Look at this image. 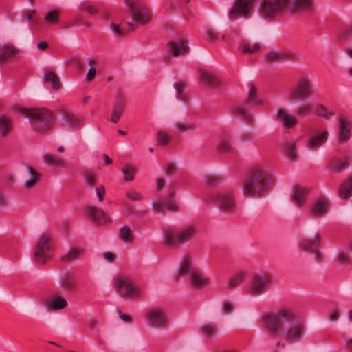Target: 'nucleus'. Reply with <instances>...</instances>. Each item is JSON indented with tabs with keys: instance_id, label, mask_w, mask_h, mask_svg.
<instances>
[{
	"instance_id": "1",
	"label": "nucleus",
	"mask_w": 352,
	"mask_h": 352,
	"mask_svg": "<svg viewBox=\"0 0 352 352\" xmlns=\"http://www.w3.org/2000/svg\"><path fill=\"white\" fill-rule=\"evenodd\" d=\"M271 177L261 167H254L243 182V192L250 197H261L270 189Z\"/></svg>"
},
{
	"instance_id": "2",
	"label": "nucleus",
	"mask_w": 352,
	"mask_h": 352,
	"mask_svg": "<svg viewBox=\"0 0 352 352\" xmlns=\"http://www.w3.org/2000/svg\"><path fill=\"white\" fill-rule=\"evenodd\" d=\"M198 232V227L192 223L179 228L168 227L163 230L164 242L170 248L184 245L195 240Z\"/></svg>"
},
{
	"instance_id": "3",
	"label": "nucleus",
	"mask_w": 352,
	"mask_h": 352,
	"mask_svg": "<svg viewBox=\"0 0 352 352\" xmlns=\"http://www.w3.org/2000/svg\"><path fill=\"white\" fill-rule=\"evenodd\" d=\"M21 112L29 119L32 129L36 133H44L54 126L53 115L47 109L22 108Z\"/></svg>"
},
{
	"instance_id": "4",
	"label": "nucleus",
	"mask_w": 352,
	"mask_h": 352,
	"mask_svg": "<svg viewBox=\"0 0 352 352\" xmlns=\"http://www.w3.org/2000/svg\"><path fill=\"white\" fill-rule=\"evenodd\" d=\"M144 320L150 328L157 330H166L170 323L168 310L163 306L150 307L145 313Z\"/></svg>"
},
{
	"instance_id": "5",
	"label": "nucleus",
	"mask_w": 352,
	"mask_h": 352,
	"mask_svg": "<svg viewBox=\"0 0 352 352\" xmlns=\"http://www.w3.org/2000/svg\"><path fill=\"white\" fill-rule=\"evenodd\" d=\"M302 312L296 307L287 308V342H296L302 337L305 325Z\"/></svg>"
},
{
	"instance_id": "6",
	"label": "nucleus",
	"mask_w": 352,
	"mask_h": 352,
	"mask_svg": "<svg viewBox=\"0 0 352 352\" xmlns=\"http://www.w3.org/2000/svg\"><path fill=\"white\" fill-rule=\"evenodd\" d=\"M53 251L52 234L48 232L41 234L34 247V257L36 262L45 264L51 258Z\"/></svg>"
},
{
	"instance_id": "7",
	"label": "nucleus",
	"mask_w": 352,
	"mask_h": 352,
	"mask_svg": "<svg viewBox=\"0 0 352 352\" xmlns=\"http://www.w3.org/2000/svg\"><path fill=\"white\" fill-rule=\"evenodd\" d=\"M113 287L116 294L126 299L138 298L142 292L131 278L125 274L118 275L113 280Z\"/></svg>"
},
{
	"instance_id": "8",
	"label": "nucleus",
	"mask_w": 352,
	"mask_h": 352,
	"mask_svg": "<svg viewBox=\"0 0 352 352\" xmlns=\"http://www.w3.org/2000/svg\"><path fill=\"white\" fill-rule=\"evenodd\" d=\"M286 318V310L265 314L263 316V327L272 337H278L284 332V322Z\"/></svg>"
},
{
	"instance_id": "9",
	"label": "nucleus",
	"mask_w": 352,
	"mask_h": 352,
	"mask_svg": "<svg viewBox=\"0 0 352 352\" xmlns=\"http://www.w3.org/2000/svg\"><path fill=\"white\" fill-rule=\"evenodd\" d=\"M127 11L133 21L145 25L151 19V12L146 5L141 0H125Z\"/></svg>"
},
{
	"instance_id": "10",
	"label": "nucleus",
	"mask_w": 352,
	"mask_h": 352,
	"mask_svg": "<svg viewBox=\"0 0 352 352\" xmlns=\"http://www.w3.org/2000/svg\"><path fill=\"white\" fill-rule=\"evenodd\" d=\"M272 281V276L266 272L254 273L250 280V294L254 297L265 293Z\"/></svg>"
},
{
	"instance_id": "11",
	"label": "nucleus",
	"mask_w": 352,
	"mask_h": 352,
	"mask_svg": "<svg viewBox=\"0 0 352 352\" xmlns=\"http://www.w3.org/2000/svg\"><path fill=\"white\" fill-rule=\"evenodd\" d=\"M285 5L286 0H261L258 12L263 18L272 19L277 16Z\"/></svg>"
},
{
	"instance_id": "12",
	"label": "nucleus",
	"mask_w": 352,
	"mask_h": 352,
	"mask_svg": "<svg viewBox=\"0 0 352 352\" xmlns=\"http://www.w3.org/2000/svg\"><path fill=\"white\" fill-rule=\"evenodd\" d=\"M255 2L256 0H236L229 10V19L236 20L239 17L249 18L254 10Z\"/></svg>"
},
{
	"instance_id": "13",
	"label": "nucleus",
	"mask_w": 352,
	"mask_h": 352,
	"mask_svg": "<svg viewBox=\"0 0 352 352\" xmlns=\"http://www.w3.org/2000/svg\"><path fill=\"white\" fill-rule=\"evenodd\" d=\"M175 196V186H168L167 192L164 197L157 202L153 204V210L155 212H164V210L167 208L172 211H178L179 206L173 201Z\"/></svg>"
},
{
	"instance_id": "14",
	"label": "nucleus",
	"mask_w": 352,
	"mask_h": 352,
	"mask_svg": "<svg viewBox=\"0 0 352 352\" xmlns=\"http://www.w3.org/2000/svg\"><path fill=\"white\" fill-rule=\"evenodd\" d=\"M43 305L47 311H56L65 309L68 302L57 292H52L43 300Z\"/></svg>"
},
{
	"instance_id": "15",
	"label": "nucleus",
	"mask_w": 352,
	"mask_h": 352,
	"mask_svg": "<svg viewBox=\"0 0 352 352\" xmlns=\"http://www.w3.org/2000/svg\"><path fill=\"white\" fill-rule=\"evenodd\" d=\"M214 199L217 205L224 212L232 211L236 207L234 194L230 190H225L218 192Z\"/></svg>"
},
{
	"instance_id": "16",
	"label": "nucleus",
	"mask_w": 352,
	"mask_h": 352,
	"mask_svg": "<svg viewBox=\"0 0 352 352\" xmlns=\"http://www.w3.org/2000/svg\"><path fill=\"white\" fill-rule=\"evenodd\" d=\"M311 82L307 78H300L290 91V99L296 100L301 99L311 91Z\"/></svg>"
},
{
	"instance_id": "17",
	"label": "nucleus",
	"mask_w": 352,
	"mask_h": 352,
	"mask_svg": "<svg viewBox=\"0 0 352 352\" xmlns=\"http://www.w3.org/2000/svg\"><path fill=\"white\" fill-rule=\"evenodd\" d=\"M126 105V98L121 91H118L115 100L111 108L110 120L112 123L116 124L120 120Z\"/></svg>"
},
{
	"instance_id": "18",
	"label": "nucleus",
	"mask_w": 352,
	"mask_h": 352,
	"mask_svg": "<svg viewBox=\"0 0 352 352\" xmlns=\"http://www.w3.org/2000/svg\"><path fill=\"white\" fill-rule=\"evenodd\" d=\"M311 190L310 186L296 184L291 190V199L295 205L302 206L306 203L307 197Z\"/></svg>"
},
{
	"instance_id": "19",
	"label": "nucleus",
	"mask_w": 352,
	"mask_h": 352,
	"mask_svg": "<svg viewBox=\"0 0 352 352\" xmlns=\"http://www.w3.org/2000/svg\"><path fill=\"white\" fill-rule=\"evenodd\" d=\"M352 121L346 116L342 117L338 122V140L340 142H346L351 135Z\"/></svg>"
},
{
	"instance_id": "20",
	"label": "nucleus",
	"mask_w": 352,
	"mask_h": 352,
	"mask_svg": "<svg viewBox=\"0 0 352 352\" xmlns=\"http://www.w3.org/2000/svg\"><path fill=\"white\" fill-rule=\"evenodd\" d=\"M292 11H301L305 13H313L315 10L314 0H287Z\"/></svg>"
},
{
	"instance_id": "21",
	"label": "nucleus",
	"mask_w": 352,
	"mask_h": 352,
	"mask_svg": "<svg viewBox=\"0 0 352 352\" xmlns=\"http://www.w3.org/2000/svg\"><path fill=\"white\" fill-rule=\"evenodd\" d=\"M193 256L192 254L185 253L182 257L178 267V277L181 278L186 275H190L193 270Z\"/></svg>"
},
{
	"instance_id": "22",
	"label": "nucleus",
	"mask_w": 352,
	"mask_h": 352,
	"mask_svg": "<svg viewBox=\"0 0 352 352\" xmlns=\"http://www.w3.org/2000/svg\"><path fill=\"white\" fill-rule=\"evenodd\" d=\"M189 283L192 288L197 290L203 289L210 283V278L204 276L201 272L195 270L189 275Z\"/></svg>"
},
{
	"instance_id": "23",
	"label": "nucleus",
	"mask_w": 352,
	"mask_h": 352,
	"mask_svg": "<svg viewBox=\"0 0 352 352\" xmlns=\"http://www.w3.org/2000/svg\"><path fill=\"white\" fill-rule=\"evenodd\" d=\"M168 50L173 56L177 57L186 54L189 51V47L186 40L177 39L171 41L168 43Z\"/></svg>"
},
{
	"instance_id": "24",
	"label": "nucleus",
	"mask_w": 352,
	"mask_h": 352,
	"mask_svg": "<svg viewBox=\"0 0 352 352\" xmlns=\"http://www.w3.org/2000/svg\"><path fill=\"white\" fill-rule=\"evenodd\" d=\"M86 212L92 221L96 224L101 225L111 221L104 211L98 210L95 206L86 207Z\"/></svg>"
},
{
	"instance_id": "25",
	"label": "nucleus",
	"mask_w": 352,
	"mask_h": 352,
	"mask_svg": "<svg viewBox=\"0 0 352 352\" xmlns=\"http://www.w3.org/2000/svg\"><path fill=\"white\" fill-rule=\"evenodd\" d=\"M329 132L327 130L320 131L309 139L307 146L310 148L320 147L327 142Z\"/></svg>"
},
{
	"instance_id": "26",
	"label": "nucleus",
	"mask_w": 352,
	"mask_h": 352,
	"mask_svg": "<svg viewBox=\"0 0 352 352\" xmlns=\"http://www.w3.org/2000/svg\"><path fill=\"white\" fill-rule=\"evenodd\" d=\"M328 210V201L326 198L319 196L315 199L311 212L313 215L321 216Z\"/></svg>"
},
{
	"instance_id": "27",
	"label": "nucleus",
	"mask_w": 352,
	"mask_h": 352,
	"mask_svg": "<svg viewBox=\"0 0 352 352\" xmlns=\"http://www.w3.org/2000/svg\"><path fill=\"white\" fill-rule=\"evenodd\" d=\"M27 170L29 173V177L24 182L23 188L26 190H30L34 188L39 182L41 174L32 166H28Z\"/></svg>"
},
{
	"instance_id": "28",
	"label": "nucleus",
	"mask_w": 352,
	"mask_h": 352,
	"mask_svg": "<svg viewBox=\"0 0 352 352\" xmlns=\"http://www.w3.org/2000/svg\"><path fill=\"white\" fill-rule=\"evenodd\" d=\"M173 128L178 133H184L187 132H195L197 129L198 126L195 122L179 120L174 122Z\"/></svg>"
},
{
	"instance_id": "29",
	"label": "nucleus",
	"mask_w": 352,
	"mask_h": 352,
	"mask_svg": "<svg viewBox=\"0 0 352 352\" xmlns=\"http://www.w3.org/2000/svg\"><path fill=\"white\" fill-rule=\"evenodd\" d=\"M60 287L65 292H72L76 289L74 277L69 272L63 274L59 280Z\"/></svg>"
},
{
	"instance_id": "30",
	"label": "nucleus",
	"mask_w": 352,
	"mask_h": 352,
	"mask_svg": "<svg viewBox=\"0 0 352 352\" xmlns=\"http://www.w3.org/2000/svg\"><path fill=\"white\" fill-rule=\"evenodd\" d=\"M13 129L12 118L10 116L2 115L0 116V137L7 138Z\"/></svg>"
},
{
	"instance_id": "31",
	"label": "nucleus",
	"mask_w": 352,
	"mask_h": 352,
	"mask_svg": "<svg viewBox=\"0 0 352 352\" xmlns=\"http://www.w3.org/2000/svg\"><path fill=\"white\" fill-rule=\"evenodd\" d=\"M62 119L65 124L68 127L74 129L82 126L80 118L68 111L65 110L62 112Z\"/></svg>"
},
{
	"instance_id": "32",
	"label": "nucleus",
	"mask_w": 352,
	"mask_h": 352,
	"mask_svg": "<svg viewBox=\"0 0 352 352\" xmlns=\"http://www.w3.org/2000/svg\"><path fill=\"white\" fill-rule=\"evenodd\" d=\"M19 53V50L12 45H6L0 50V64H4L8 59Z\"/></svg>"
},
{
	"instance_id": "33",
	"label": "nucleus",
	"mask_w": 352,
	"mask_h": 352,
	"mask_svg": "<svg viewBox=\"0 0 352 352\" xmlns=\"http://www.w3.org/2000/svg\"><path fill=\"white\" fill-rule=\"evenodd\" d=\"M217 323H204L200 327V332L206 338H214L219 335Z\"/></svg>"
},
{
	"instance_id": "34",
	"label": "nucleus",
	"mask_w": 352,
	"mask_h": 352,
	"mask_svg": "<svg viewBox=\"0 0 352 352\" xmlns=\"http://www.w3.org/2000/svg\"><path fill=\"white\" fill-rule=\"evenodd\" d=\"M246 272L245 271H238L230 277L228 280V289L234 290L238 287L245 279Z\"/></svg>"
},
{
	"instance_id": "35",
	"label": "nucleus",
	"mask_w": 352,
	"mask_h": 352,
	"mask_svg": "<svg viewBox=\"0 0 352 352\" xmlns=\"http://www.w3.org/2000/svg\"><path fill=\"white\" fill-rule=\"evenodd\" d=\"M217 149L221 153H230L233 151V146L230 142V138L228 135H222L217 144Z\"/></svg>"
},
{
	"instance_id": "36",
	"label": "nucleus",
	"mask_w": 352,
	"mask_h": 352,
	"mask_svg": "<svg viewBox=\"0 0 352 352\" xmlns=\"http://www.w3.org/2000/svg\"><path fill=\"white\" fill-rule=\"evenodd\" d=\"M346 165L347 162L344 158L337 156L331 157L328 164L329 168L336 173L344 170Z\"/></svg>"
},
{
	"instance_id": "37",
	"label": "nucleus",
	"mask_w": 352,
	"mask_h": 352,
	"mask_svg": "<svg viewBox=\"0 0 352 352\" xmlns=\"http://www.w3.org/2000/svg\"><path fill=\"white\" fill-rule=\"evenodd\" d=\"M43 161L49 166H52L56 168L63 166L66 162L63 159L58 157L52 153H45L42 157Z\"/></svg>"
},
{
	"instance_id": "38",
	"label": "nucleus",
	"mask_w": 352,
	"mask_h": 352,
	"mask_svg": "<svg viewBox=\"0 0 352 352\" xmlns=\"http://www.w3.org/2000/svg\"><path fill=\"white\" fill-rule=\"evenodd\" d=\"M84 251L82 248H71L69 251L62 256V260L65 262H69L73 260L78 259L82 255Z\"/></svg>"
},
{
	"instance_id": "39",
	"label": "nucleus",
	"mask_w": 352,
	"mask_h": 352,
	"mask_svg": "<svg viewBox=\"0 0 352 352\" xmlns=\"http://www.w3.org/2000/svg\"><path fill=\"white\" fill-rule=\"evenodd\" d=\"M285 52L283 50H272L265 55L266 60L272 63L280 62L285 59Z\"/></svg>"
},
{
	"instance_id": "40",
	"label": "nucleus",
	"mask_w": 352,
	"mask_h": 352,
	"mask_svg": "<svg viewBox=\"0 0 352 352\" xmlns=\"http://www.w3.org/2000/svg\"><path fill=\"white\" fill-rule=\"evenodd\" d=\"M232 113L236 116L240 117L241 118L251 122L253 120V117L250 113L245 108L240 105H234L232 109Z\"/></svg>"
},
{
	"instance_id": "41",
	"label": "nucleus",
	"mask_w": 352,
	"mask_h": 352,
	"mask_svg": "<svg viewBox=\"0 0 352 352\" xmlns=\"http://www.w3.org/2000/svg\"><path fill=\"white\" fill-rule=\"evenodd\" d=\"M201 80L208 86L215 88L219 85V80L212 74L202 72L201 74Z\"/></svg>"
},
{
	"instance_id": "42",
	"label": "nucleus",
	"mask_w": 352,
	"mask_h": 352,
	"mask_svg": "<svg viewBox=\"0 0 352 352\" xmlns=\"http://www.w3.org/2000/svg\"><path fill=\"white\" fill-rule=\"evenodd\" d=\"M119 238L126 243H131L134 240V235L132 230L129 226H123L120 228Z\"/></svg>"
},
{
	"instance_id": "43",
	"label": "nucleus",
	"mask_w": 352,
	"mask_h": 352,
	"mask_svg": "<svg viewBox=\"0 0 352 352\" xmlns=\"http://www.w3.org/2000/svg\"><path fill=\"white\" fill-rule=\"evenodd\" d=\"M45 82L51 83L54 90H58L61 87V84L58 76L53 72H47L44 76Z\"/></svg>"
},
{
	"instance_id": "44",
	"label": "nucleus",
	"mask_w": 352,
	"mask_h": 352,
	"mask_svg": "<svg viewBox=\"0 0 352 352\" xmlns=\"http://www.w3.org/2000/svg\"><path fill=\"white\" fill-rule=\"evenodd\" d=\"M352 192V177H349L345 180L339 188V196L342 199H346Z\"/></svg>"
},
{
	"instance_id": "45",
	"label": "nucleus",
	"mask_w": 352,
	"mask_h": 352,
	"mask_svg": "<svg viewBox=\"0 0 352 352\" xmlns=\"http://www.w3.org/2000/svg\"><path fill=\"white\" fill-rule=\"evenodd\" d=\"M261 48L259 43H246L242 45V52L247 55H252L256 54Z\"/></svg>"
},
{
	"instance_id": "46",
	"label": "nucleus",
	"mask_w": 352,
	"mask_h": 352,
	"mask_svg": "<svg viewBox=\"0 0 352 352\" xmlns=\"http://www.w3.org/2000/svg\"><path fill=\"white\" fill-rule=\"evenodd\" d=\"M60 12L58 10H52L46 13L44 21L47 24H55L60 19Z\"/></svg>"
},
{
	"instance_id": "47",
	"label": "nucleus",
	"mask_w": 352,
	"mask_h": 352,
	"mask_svg": "<svg viewBox=\"0 0 352 352\" xmlns=\"http://www.w3.org/2000/svg\"><path fill=\"white\" fill-rule=\"evenodd\" d=\"M136 170L131 164H126L122 168V173L124 175V180L126 182H131L134 179V174Z\"/></svg>"
},
{
	"instance_id": "48",
	"label": "nucleus",
	"mask_w": 352,
	"mask_h": 352,
	"mask_svg": "<svg viewBox=\"0 0 352 352\" xmlns=\"http://www.w3.org/2000/svg\"><path fill=\"white\" fill-rule=\"evenodd\" d=\"M223 181V177L221 175L217 174L209 175L205 177V182L209 186H215L221 183Z\"/></svg>"
},
{
	"instance_id": "49",
	"label": "nucleus",
	"mask_w": 352,
	"mask_h": 352,
	"mask_svg": "<svg viewBox=\"0 0 352 352\" xmlns=\"http://www.w3.org/2000/svg\"><path fill=\"white\" fill-rule=\"evenodd\" d=\"M157 136L158 144L162 146L167 145L169 143L171 138L168 133L162 131H158L157 133Z\"/></svg>"
},
{
	"instance_id": "50",
	"label": "nucleus",
	"mask_w": 352,
	"mask_h": 352,
	"mask_svg": "<svg viewBox=\"0 0 352 352\" xmlns=\"http://www.w3.org/2000/svg\"><path fill=\"white\" fill-rule=\"evenodd\" d=\"M235 309L234 302L226 300L222 303L221 310L223 314L229 315L232 314Z\"/></svg>"
},
{
	"instance_id": "51",
	"label": "nucleus",
	"mask_w": 352,
	"mask_h": 352,
	"mask_svg": "<svg viewBox=\"0 0 352 352\" xmlns=\"http://www.w3.org/2000/svg\"><path fill=\"white\" fill-rule=\"evenodd\" d=\"M340 316V311L338 307H334L331 309L327 314L329 321L333 322L338 320Z\"/></svg>"
},
{
	"instance_id": "52",
	"label": "nucleus",
	"mask_w": 352,
	"mask_h": 352,
	"mask_svg": "<svg viewBox=\"0 0 352 352\" xmlns=\"http://www.w3.org/2000/svg\"><path fill=\"white\" fill-rule=\"evenodd\" d=\"M300 249L304 252H314L316 255H318L316 245L311 241H303L300 244Z\"/></svg>"
},
{
	"instance_id": "53",
	"label": "nucleus",
	"mask_w": 352,
	"mask_h": 352,
	"mask_svg": "<svg viewBox=\"0 0 352 352\" xmlns=\"http://www.w3.org/2000/svg\"><path fill=\"white\" fill-rule=\"evenodd\" d=\"M126 195L127 198H129L130 200L133 201H140L143 198V196L140 192L133 189L129 190L126 192Z\"/></svg>"
},
{
	"instance_id": "54",
	"label": "nucleus",
	"mask_w": 352,
	"mask_h": 352,
	"mask_svg": "<svg viewBox=\"0 0 352 352\" xmlns=\"http://www.w3.org/2000/svg\"><path fill=\"white\" fill-rule=\"evenodd\" d=\"M80 8L91 14H95L98 12V10L96 7L88 3H82L80 5Z\"/></svg>"
},
{
	"instance_id": "55",
	"label": "nucleus",
	"mask_w": 352,
	"mask_h": 352,
	"mask_svg": "<svg viewBox=\"0 0 352 352\" xmlns=\"http://www.w3.org/2000/svg\"><path fill=\"white\" fill-rule=\"evenodd\" d=\"M8 206L9 198L8 195L3 191H0V209H6Z\"/></svg>"
},
{
	"instance_id": "56",
	"label": "nucleus",
	"mask_w": 352,
	"mask_h": 352,
	"mask_svg": "<svg viewBox=\"0 0 352 352\" xmlns=\"http://www.w3.org/2000/svg\"><path fill=\"white\" fill-rule=\"evenodd\" d=\"M316 113L321 117H323L324 118H327L329 115H331L330 113L327 112L325 107L322 104H318L316 107Z\"/></svg>"
},
{
	"instance_id": "57",
	"label": "nucleus",
	"mask_w": 352,
	"mask_h": 352,
	"mask_svg": "<svg viewBox=\"0 0 352 352\" xmlns=\"http://www.w3.org/2000/svg\"><path fill=\"white\" fill-rule=\"evenodd\" d=\"M109 28L116 36L122 37L124 35V32L120 28L119 25L112 23Z\"/></svg>"
},
{
	"instance_id": "58",
	"label": "nucleus",
	"mask_w": 352,
	"mask_h": 352,
	"mask_svg": "<svg viewBox=\"0 0 352 352\" xmlns=\"http://www.w3.org/2000/svg\"><path fill=\"white\" fill-rule=\"evenodd\" d=\"M85 179L86 184L90 187H93L96 184L97 180V177L91 173H86Z\"/></svg>"
},
{
	"instance_id": "59",
	"label": "nucleus",
	"mask_w": 352,
	"mask_h": 352,
	"mask_svg": "<svg viewBox=\"0 0 352 352\" xmlns=\"http://www.w3.org/2000/svg\"><path fill=\"white\" fill-rule=\"evenodd\" d=\"M177 170V165L175 162H168L166 165L165 172L168 175L175 173Z\"/></svg>"
},
{
	"instance_id": "60",
	"label": "nucleus",
	"mask_w": 352,
	"mask_h": 352,
	"mask_svg": "<svg viewBox=\"0 0 352 352\" xmlns=\"http://www.w3.org/2000/svg\"><path fill=\"white\" fill-rule=\"evenodd\" d=\"M206 39L210 42H214L218 38V33L214 29H208L206 32Z\"/></svg>"
},
{
	"instance_id": "61",
	"label": "nucleus",
	"mask_w": 352,
	"mask_h": 352,
	"mask_svg": "<svg viewBox=\"0 0 352 352\" xmlns=\"http://www.w3.org/2000/svg\"><path fill=\"white\" fill-rule=\"evenodd\" d=\"M177 4L178 2H175L173 0H168L164 4V8L168 12H173L177 6Z\"/></svg>"
},
{
	"instance_id": "62",
	"label": "nucleus",
	"mask_w": 352,
	"mask_h": 352,
	"mask_svg": "<svg viewBox=\"0 0 352 352\" xmlns=\"http://www.w3.org/2000/svg\"><path fill=\"white\" fill-rule=\"evenodd\" d=\"M276 120L282 121L283 126L286 127V112L283 109H278L276 113Z\"/></svg>"
},
{
	"instance_id": "63",
	"label": "nucleus",
	"mask_w": 352,
	"mask_h": 352,
	"mask_svg": "<svg viewBox=\"0 0 352 352\" xmlns=\"http://www.w3.org/2000/svg\"><path fill=\"white\" fill-rule=\"evenodd\" d=\"M96 192L100 201H102L104 199V195L105 194V188L103 185L96 188Z\"/></svg>"
},
{
	"instance_id": "64",
	"label": "nucleus",
	"mask_w": 352,
	"mask_h": 352,
	"mask_svg": "<svg viewBox=\"0 0 352 352\" xmlns=\"http://www.w3.org/2000/svg\"><path fill=\"white\" fill-rule=\"evenodd\" d=\"M311 111V107L309 105H304L301 107L298 111V115L299 116H306L310 113Z\"/></svg>"
}]
</instances>
